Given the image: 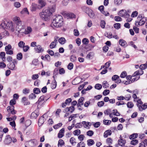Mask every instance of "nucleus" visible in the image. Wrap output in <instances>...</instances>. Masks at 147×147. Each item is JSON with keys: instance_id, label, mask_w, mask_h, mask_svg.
<instances>
[{"instance_id": "f257e3e1", "label": "nucleus", "mask_w": 147, "mask_h": 147, "mask_svg": "<svg viewBox=\"0 0 147 147\" xmlns=\"http://www.w3.org/2000/svg\"><path fill=\"white\" fill-rule=\"evenodd\" d=\"M13 20L16 24V30L18 33L28 34L32 32V29L30 26H28L26 28H24V26L22 25V21L19 17L16 16L13 18Z\"/></svg>"}, {"instance_id": "f03ea898", "label": "nucleus", "mask_w": 147, "mask_h": 147, "mask_svg": "<svg viewBox=\"0 0 147 147\" xmlns=\"http://www.w3.org/2000/svg\"><path fill=\"white\" fill-rule=\"evenodd\" d=\"M62 17L60 15H56L55 16V18L54 19L51 26L53 25L56 27H61L63 25Z\"/></svg>"}, {"instance_id": "7ed1b4c3", "label": "nucleus", "mask_w": 147, "mask_h": 147, "mask_svg": "<svg viewBox=\"0 0 147 147\" xmlns=\"http://www.w3.org/2000/svg\"><path fill=\"white\" fill-rule=\"evenodd\" d=\"M0 26L3 28L11 30L12 32L16 30L15 25L12 22L4 21L1 23Z\"/></svg>"}, {"instance_id": "20e7f679", "label": "nucleus", "mask_w": 147, "mask_h": 147, "mask_svg": "<svg viewBox=\"0 0 147 147\" xmlns=\"http://www.w3.org/2000/svg\"><path fill=\"white\" fill-rule=\"evenodd\" d=\"M51 15L50 12L48 10H46L40 13V17L45 21H47L49 19V16Z\"/></svg>"}, {"instance_id": "39448f33", "label": "nucleus", "mask_w": 147, "mask_h": 147, "mask_svg": "<svg viewBox=\"0 0 147 147\" xmlns=\"http://www.w3.org/2000/svg\"><path fill=\"white\" fill-rule=\"evenodd\" d=\"M119 15L120 16L123 17L125 18H127L129 17V15L125 10H122L120 11L119 12Z\"/></svg>"}, {"instance_id": "423d86ee", "label": "nucleus", "mask_w": 147, "mask_h": 147, "mask_svg": "<svg viewBox=\"0 0 147 147\" xmlns=\"http://www.w3.org/2000/svg\"><path fill=\"white\" fill-rule=\"evenodd\" d=\"M14 107L12 106H8L7 108V110L9 113H10L13 115L15 114L16 113V111L14 110Z\"/></svg>"}, {"instance_id": "0eeeda50", "label": "nucleus", "mask_w": 147, "mask_h": 147, "mask_svg": "<svg viewBox=\"0 0 147 147\" xmlns=\"http://www.w3.org/2000/svg\"><path fill=\"white\" fill-rule=\"evenodd\" d=\"M141 18H142V17H140V16H138L137 18L138 19V20H140L138 24H139V25L140 26H142L145 23L146 20L145 18L144 17L141 19Z\"/></svg>"}, {"instance_id": "6e6552de", "label": "nucleus", "mask_w": 147, "mask_h": 147, "mask_svg": "<svg viewBox=\"0 0 147 147\" xmlns=\"http://www.w3.org/2000/svg\"><path fill=\"white\" fill-rule=\"evenodd\" d=\"M35 51L37 53H40L43 51L44 49L41 46L39 45H36L34 48Z\"/></svg>"}, {"instance_id": "1a4fd4ad", "label": "nucleus", "mask_w": 147, "mask_h": 147, "mask_svg": "<svg viewBox=\"0 0 147 147\" xmlns=\"http://www.w3.org/2000/svg\"><path fill=\"white\" fill-rule=\"evenodd\" d=\"M39 5H38V9H41L42 7L45 6L46 4V3L44 0H38Z\"/></svg>"}, {"instance_id": "9d476101", "label": "nucleus", "mask_w": 147, "mask_h": 147, "mask_svg": "<svg viewBox=\"0 0 147 147\" xmlns=\"http://www.w3.org/2000/svg\"><path fill=\"white\" fill-rule=\"evenodd\" d=\"M12 138L9 135H7L6 136L4 142L5 144H8L11 143Z\"/></svg>"}, {"instance_id": "9b49d317", "label": "nucleus", "mask_w": 147, "mask_h": 147, "mask_svg": "<svg viewBox=\"0 0 147 147\" xmlns=\"http://www.w3.org/2000/svg\"><path fill=\"white\" fill-rule=\"evenodd\" d=\"M39 115V112L37 111H35L31 113L30 118L31 119H36Z\"/></svg>"}, {"instance_id": "f8f14e48", "label": "nucleus", "mask_w": 147, "mask_h": 147, "mask_svg": "<svg viewBox=\"0 0 147 147\" xmlns=\"http://www.w3.org/2000/svg\"><path fill=\"white\" fill-rule=\"evenodd\" d=\"M55 5L53 4L52 6L49 7L46 10H48L50 12L51 14V15L55 11Z\"/></svg>"}, {"instance_id": "ddd939ff", "label": "nucleus", "mask_w": 147, "mask_h": 147, "mask_svg": "<svg viewBox=\"0 0 147 147\" xmlns=\"http://www.w3.org/2000/svg\"><path fill=\"white\" fill-rule=\"evenodd\" d=\"M137 106L139 108V110L140 111H142L146 109L147 108V105L146 103H145L142 105L137 104Z\"/></svg>"}, {"instance_id": "4468645a", "label": "nucleus", "mask_w": 147, "mask_h": 147, "mask_svg": "<svg viewBox=\"0 0 147 147\" xmlns=\"http://www.w3.org/2000/svg\"><path fill=\"white\" fill-rule=\"evenodd\" d=\"M7 66L9 69L12 70H15L17 69V67H15V65L12 62L8 64L7 65Z\"/></svg>"}, {"instance_id": "2eb2a0df", "label": "nucleus", "mask_w": 147, "mask_h": 147, "mask_svg": "<svg viewBox=\"0 0 147 147\" xmlns=\"http://www.w3.org/2000/svg\"><path fill=\"white\" fill-rule=\"evenodd\" d=\"M143 74V71L142 69H140L139 70L135 72L133 74L132 76L135 77L136 76L140 75Z\"/></svg>"}, {"instance_id": "dca6fc26", "label": "nucleus", "mask_w": 147, "mask_h": 147, "mask_svg": "<svg viewBox=\"0 0 147 147\" xmlns=\"http://www.w3.org/2000/svg\"><path fill=\"white\" fill-rule=\"evenodd\" d=\"M45 120V119H44L43 116L40 117L38 121V125L39 126H41L44 123Z\"/></svg>"}, {"instance_id": "f3484780", "label": "nucleus", "mask_w": 147, "mask_h": 147, "mask_svg": "<svg viewBox=\"0 0 147 147\" xmlns=\"http://www.w3.org/2000/svg\"><path fill=\"white\" fill-rule=\"evenodd\" d=\"M65 129L63 128L61 129L58 134V137L59 138H61L64 136V133Z\"/></svg>"}, {"instance_id": "a211bd4d", "label": "nucleus", "mask_w": 147, "mask_h": 147, "mask_svg": "<svg viewBox=\"0 0 147 147\" xmlns=\"http://www.w3.org/2000/svg\"><path fill=\"white\" fill-rule=\"evenodd\" d=\"M112 131L111 130L109 129L106 131L104 134V137L105 138L107 137L108 136H110L112 134Z\"/></svg>"}, {"instance_id": "6ab92c4d", "label": "nucleus", "mask_w": 147, "mask_h": 147, "mask_svg": "<svg viewBox=\"0 0 147 147\" xmlns=\"http://www.w3.org/2000/svg\"><path fill=\"white\" fill-rule=\"evenodd\" d=\"M38 5L34 3H32L31 6V10L32 11H36L37 9H38Z\"/></svg>"}, {"instance_id": "aec40b11", "label": "nucleus", "mask_w": 147, "mask_h": 147, "mask_svg": "<svg viewBox=\"0 0 147 147\" xmlns=\"http://www.w3.org/2000/svg\"><path fill=\"white\" fill-rule=\"evenodd\" d=\"M118 142L119 145L123 146L124 145L125 143V140L121 138L118 140Z\"/></svg>"}, {"instance_id": "412c9836", "label": "nucleus", "mask_w": 147, "mask_h": 147, "mask_svg": "<svg viewBox=\"0 0 147 147\" xmlns=\"http://www.w3.org/2000/svg\"><path fill=\"white\" fill-rule=\"evenodd\" d=\"M76 139L74 137L71 138L69 140V142L72 145H75L76 143Z\"/></svg>"}, {"instance_id": "4be33fe9", "label": "nucleus", "mask_w": 147, "mask_h": 147, "mask_svg": "<svg viewBox=\"0 0 147 147\" xmlns=\"http://www.w3.org/2000/svg\"><path fill=\"white\" fill-rule=\"evenodd\" d=\"M22 102L24 104V105H27L30 104V102L28 101L27 98L25 97H24L22 98Z\"/></svg>"}, {"instance_id": "5701e85b", "label": "nucleus", "mask_w": 147, "mask_h": 147, "mask_svg": "<svg viewBox=\"0 0 147 147\" xmlns=\"http://www.w3.org/2000/svg\"><path fill=\"white\" fill-rule=\"evenodd\" d=\"M82 9L83 11L85 12L87 14L88 13V12H89V11H91V9L86 6H83L82 7Z\"/></svg>"}, {"instance_id": "b1692460", "label": "nucleus", "mask_w": 147, "mask_h": 147, "mask_svg": "<svg viewBox=\"0 0 147 147\" xmlns=\"http://www.w3.org/2000/svg\"><path fill=\"white\" fill-rule=\"evenodd\" d=\"M58 41L61 44L63 45L65 43L66 40L64 38L61 37L59 39Z\"/></svg>"}, {"instance_id": "393cba45", "label": "nucleus", "mask_w": 147, "mask_h": 147, "mask_svg": "<svg viewBox=\"0 0 147 147\" xmlns=\"http://www.w3.org/2000/svg\"><path fill=\"white\" fill-rule=\"evenodd\" d=\"M66 112L70 111L71 113H72L74 110V107L73 106H71L69 108L67 107L65 109Z\"/></svg>"}, {"instance_id": "a878e982", "label": "nucleus", "mask_w": 147, "mask_h": 147, "mask_svg": "<svg viewBox=\"0 0 147 147\" xmlns=\"http://www.w3.org/2000/svg\"><path fill=\"white\" fill-rule=\"evenodd\" d=\"M5 54L4 52H2L0 53V58L2 59V60L5 61Z\"/></svg>"}, {"instance_id": "bb28decb", "label": "nucleus", "mask_w": 147, "mask_h": 147, "mask_svg": "<svg viewBox=\"0 0 147 147\" xmlns=\"http://www.w3.org/2000/svg\"><path fill=\"white\" fill-rule=\"evenodd\" d=\"M36 140H33L29 142V144L30 146L31 147H34L36 145Z\"/></svg>"}, {"instance_id": "cd10ccee", "label": "nucleus", "mask_w": 147, "mask_h": 147, "mask_svg": "<svg viewBox=\"0 0 147 147\" xmlns=\"http://www.w3.org/2000/svg\"><path fill=\"white\" fill-rule=\"evenodd\" d=\"M57 82L55 79L53 81L51 85V87L52 89H55L57 86Z\"/></svg>"}, {"instance_id": "c85d7f7f", "label": "nucleus", "mask_w": 147, "mask_h": 147, "mask_svg": "<svg viewBox=\"0 0 147 147\" xmlns=\"http://www.w3.org/2000/svg\"><path fill=\"white\" fill-rule=\"evenodd\" d=\"M65 142L62 139H60L58 144V147H61L62 146L64 145Z\"/></svg>"}, {"instance_id": "c756f323", "label": "nucleus", "mask_w": 147, "mask_h": 147, "mask_svg": "<svg viewBox=\"0 0 147 147\" xmlns=\"http://www.w3.org/2000/svg\"><path fill=\"white\" fill-rule=\"evenodd\" d=\"M73 133V134L75 136H78L80 134L81 131L79 129H77L74 130Z\"/></svg>"}, {"instance_id": "7c9ffc66", "label": "nucleus", "mask_w": 147, "mask_h": 147, "mask_svg": "<svg viewBox=\"0 0 147 147\" xmlns=\"http://www.w3.org/2000/svg\"><path fill=\"white\" fill-rule=\"evenodd\" d=\"M94 144V140L92 139H89L87 140V144L89 146H91Z\"/></svg>"}, {"instance_id": "2f4dec72", "label": "nucleus", "mask_w": 147, "mask_h": 147, "mask_svg": "<svg viewBox=\"0 0 147 147\" xmlns=\"http://www.w3.org/2000/svg\"><path fill=\"white\" fill-rule=\"evenodd\" d=\"M119 44L122 46H124L126 43L125 41L123 40V39H120L119 41Z\"/></svg>"}, {"instance_id": "473e14b6", "label": "nucleus", "mask_w": 147, "mask_h": 147, "mask_svg": "<svg viewBox=\"0 0 147 147\" xmlns=\"http://www.w3.org/2000/svg\"><path fill=\"white\" fill-rule=\"evenodd\" d=\"M140 69H142V70L144 69H145L147 68V63H146L145 64H142L140 65Z\"/></svg>"}, {"instance_id": "72a5a7b5", "label": "nucleus", "mask_w": 147, "mask_h": 147, "mask_svg": "<svg viewBox=\"0 0 147 147\" xmlns=\"http://www.w3.org/2000/svg\"><path fill=\"white\" fill-rule=\"evenodd\" d=\"M111 123V120L104 119L103 121V123L106 125H109Z\"/></svg>"}, {"instance_id": "f704fd0d", "label": "nucleus", "mask_w": 147, "mask_h": 147, "mask_svg": "<svg viewBox=\"0 0 147 147\" xmlns=\"http://www.w3.org/2000/svg\"><path fill=\"white\" fill-rule=\"evenodd\" d=\"M111 62L110 61H109L108 62L106 63L103 66V68L107 69L110 66Z\"/></svg>"}, {"instance_id": "c9c22d12", "label": "nucleus", "mask_w": 147, "mask_h": 147, "mask_svg": "<svg viewBox=\"0 0 147 147\" xmlns=\"http://www.w3.org/2000/svg\"><path fill=\"white\" fill-rule=\"evenodd\" d=\"M100 24L101 27L102 28H104L106 24L105 21L103 20H101L100 22Z\"/></svg>"}, {"instance_id": "e433bc0d", "label": "nucleus", "mask_w": 147, "mask_h": 147, "mask_svg": "<svg viewBox=\"0 0 147 147\" xmlns=\"http://www.w3.org/2000/svg\"><path fill=\"white\" fill-rule=\"evenodd\" d=\"M102 86L104 88H107L109 87V84L106 81H104L102 83Z\"/></svg>"}, {"instance_id": "4c0bfd02", "label": "nucleus", "mask_w": 147, "mask_h": 147, "mask_svg": "<svg viewBox=\"0 0 147 147\" xmlns=\"http://www.w3.org/2000/svg\"><path fill=\"white\" fill-rule=\"evenodd\" d=\"M87 14H88V16L91 18H93L94 17V13L93 12V11H92V10L91 9V11H89V12H88V13H87Z\"/></svg>"}, {"instance_id": "58836bf2", "label": "nucleus", "mask_w": 147, "mask_h": 147, "mask_svg": "<svg viewBox=\"0 0 147 147\" xmlns=\"http://www.w3.org/2000/svg\"><path fill=\"white\" fill-rule=\"evenodd\" d=\"M113 140L111 138H108L106 140L107 143L109 145H111L112 143Z\"/></svg>"}, {"instance_id": "ea45409f", "label": "nucleus", "mask_w": 147, "mask_h": 147, "mask_svg": "<svg viewBox=\"0 0 147 147\" xmlns=\"http://www.w3.org/2000/svg\"><path fill=\"white\" fill-rule=\"evenodd\" d=\"M114 4L115 5L118 6L122 3V0H114Z\"/></svg>"}, {"instance_id": "a19ab883", "label": "nucleus", "mask_w": 147, "mask_h": 147, "mask_svg": "<svg viewBox=\"0 0 147 147\" xmlns=\"http://www.w3.org/2000/svg\"><path fill=\"white\" fill-rule=\"evenodd\" d=\"M25 43L23 41H20L18 43V46L20 48H22L24 46Z\"/></svg>"}, {"instance_id": "79ce46f5", "label": "nucleus", "mask_w": 147, "mask_h": 147, "mask_svg": "<svg viewBox=\"0 0 147 147\" xmlns=\"http://www.w3.org/2000/svg\"><path fill=\"white\" fill-rule=\"evenodd\" d=\"M138 136L137 134H134L131 135L129 136V138L130 139H132L136 138Z\"/></svg>"}, {"instance_id": "37998d69", "label": "nucleus", "mask_w": 147, "mask_h": 147, "mask_svg": "<svg viewBox=\"0 0 147 147\" xmlns=\"http://www.w3.org/2000/svg\"><path fill=\"white\" fill-rule=\"evenodd\" d=\"M85 144L82 142H80L77 145V147H85Z\"/></svg>"}, {"instance_id": "c03bdc74", "label": "nucleus", "mask_w": 147, "mask_h": 147, "mask_svg": "<svg viewBox=\"0 0 147 147\" xmlns=\"http://www.w3.org/2000/svg\"><path fill=\"white\" fill-rule=\"evenodd\" d=\"M22 92L24 94H26L30 92V90L28 88H24Z\"/></svg>"}, {"instance_id": "a18cd8bd", "label": "nucleus", "mask_w": 147, "mask_h": 147, "mask_svg": "<svg viewBox=\"0 0 147 147\" xmlns=\"http://www.w3.org/2000/svg\"><path fill=\"white\" fill-rule=\"evenodd\" d=\"M62 125V124L61 123H59L54 125L53 127L55 129H57L61 126Z\"/></svg>"}, {"instance_id": "49530a36", "label": "nucleus", "mask_w": 147, "mask_h": 147, "mask_svg": "<svg viewBox=\"0 0 147 147\" xmlns=\"http://www.w3.org/2000/svg\"><path fill=\"white\" fill-rule=\"evenodd\" d=\"M57 45V44H56V43H55L54 42H52L51 43L49 46L50 48L51 49H52L54 48H55Z\"/></svg>"}, {"instance_id": "de8ad7c7", "label": "nucleus", "mask_w": 147, "mask_h": 147, "mask_svg": "<svg viewBox=\"0 0 147 147\" xmlns=\"http://www.w3.org/2000/svg\"><path fill=\"white\" fill-rule=\"evenodd\" d=\"M22 58V53H18L17 55V59L18 60H21Z\"/></svg>"}, {"instance_id": "09e8293b", "label": "nucleus", "mask_w": 147, "mask_h": 147, "mask_svg": "<svg viewBox=\"0 0 147 147\" xmlns=\"http://www.w3.org/2000/svg\"><path fill=\"white\" fill-rule=\"evenodd\" d=\"M85 138L83 134L80 135L78 137V138L80 141H82Z\"/></svg>"}, {"instance_id": "8fccbe9b", "label": "nucleus", "mask_w": 147, "mask_h": 147, "mask_svg": "<svg viewBox=\"0 0 147 147\" xmlns=\"http://www.w3.org/2000/svg\"><path fill=\"white\" fill-rule=\"evenodd\" d=\"M114 26L115 29H118L120 28L121 24L119 23H115L114 24Z\"/></svg>"}, {"instance_id": "3c124183", "label": "nucleus", "mask_w": 147, "mask_h": 147, "mask_svg": "<svg viewBox=\"0 0 147 147\" xmlns=\"http://www.w3.org/2000/svg\"><path fill=\"white\" fill-rule=\"evenodd\" d=\"M34 93L38 94L40 92V89L38 88H34L33 90Z\"/></svg>"}, {"instance_id": "603ef678", "label": "nucleus", "mask_w": 147, "mask_h": 147, "mask_svg": "<svg viewBox=\"0 0 147 147\" xmlns=\"http://www.w3.org/2000/svg\"><path fill=\"white\" fill-rule=\"evenodd\" d=\"M87 135L88 136H91L94 134V132L92 130H89L87 132Z\"/></svg>"}, {"instance_id": "864d4df0", "label": "nucleus", "mask_w": 147, "mask_h": 147, "mask_svg": "<svg viewBox=\"0 0 147 147\" xmlns=\"http://www.w3.org/2000/svg\"><path fill=\"white\" fill-rule=\"evenodd\" d=\"M94 87L96 89L100 90L102 86L101 84H98L95 85Z\"/></svg>"}, {"instance_id": "5fc2aeb1", "label": "nucleus", "mask_w": 147, "mask_h": 147, "mask_svg": "<svg viewBox=\"0 0 147 147\" xmlns=\"http://www.w3.org/2000/svg\"><path fill=\"white\" fill-rule=\"evenodd\" d=\"M138 142V141L137 140H134L131 142V145H136Z\"/></svg>"}, {"instance_id": "6e6d98bb", "label": "nucleus", "mask_w": 147, "mask_h": 147, "mask_svg": "<svg viewBox=\"0 0 147 147\" xmlns=\"http://www.w3.org/2000/svg\"><path fill=\"white\" fill-rule=\"evenodd\" d=\"M127 107L128 108H131L134 106V104L131 102H129L127 104Z\"/></svg>"}, {"instance_id": "4d7b16f0", "label": "nucleus", "mask_w": 147, "mask_h": 147, "mask_svg": "<svg viewBox=\"0 0 147 147\" xmlns=\"http://www.w3.org/2000/svg\"><path fill=\"white\" fill-rule=\"evenodd\" d=\"M58 73V69H55L53 72V77L55 79V76L57 75Z\"/></svg>"}, {"instance_id": "13d9d810", "label": "nucleus", "mask_w": 147, "mask_h": 147, "mask_svg": "<svg viewBox=\"0 0 147 147\" xmlns=\"http://www.w3.org/2000/svg\"><path fill=\"white\" fill-rule=\"evenodd\" d=\"M119 77L117 75H113L112 78V80L113 81H116L117 79L119 78Z\"/></svg>"}, {"instance_id": "bf43d9fd", "label": "nucleus", "mask_w": 147, "mask_h": 147, "mask_svg": "<svg viewBox=\"0 0 147 147\" xmlns=\"http://www.w3.org/2000/svg\"><path fill=\"white\" fill-rule=\"evenodd\" d=\"M12 47L10 44H9L8 45L5 46V51L11 50Z\"/></svg>"}, {"instance_id": "052dcab7", "label": "nucleus", "mask_w": 147, "mask_h": 147, "mask_svg": "<svg viewBox=\"0 0 147 147\" xmlns=\"http://www.w3.org/2000/svg\"><path fill=\"white\" fill-rule=\"evenodd\" d=\"M104 104V102L103 101H100L98 102L97 103V105L99 107H102L103 106Z\"/></svg>"}, {"instance_id": "680f3d73", "label": "nucleus", "mask_w": 147, "mask_h": 147, "mask_svg": "<svg viewBox=\"0 0 147 147\" xmlns=\"http://www.w3.org/2000/svg\"><path fill=\"white\" fill-rule=\"evenodd\" d=\"M115 20L117 22L121 21H122V18L119 16H116L115 17Z\"/></svg>"}, {"instance_id": "e2e57ef3", "label": "nucleus", "mask_w": 147, "mask_h": 147, "mask_svg": "<svg viewBox=\"0 0 147 147\" xmlns=\"http://www.w3.org/2000/svg\"><path fill=\"white\" fill-rule=\"evenodd\" d=\"M127 75V73L125 71L122 72L121 74L120 77L121 78H124Z\"/></svg>"}, {"instance_id": "0e129e2a", "label": "nucleus", "mask_w": 147, "mask_h": 147, "mask_svg": "<svg viewBox=\"0 0 147 147\" xmlns=\"http://www.w3.org/2000/svg\"><path fill=\"white\" fill-rule=\"evenodd\" d=\"M73 64L72 63H70L67 66V68L71 70L73 69Z\"/></svg>"}, {"instance_id": "69168bd1", "label": "nucleus", "mask_w": 147, "mask_h": 147, "mask_svg": "<svg viewBox=\"0 0 147 147\" xmlns=\"http://www.w3.org/2000/svg\"><path fill=\"white\" fill-rule=\"evenodd\" d=\"M82 42L84 44L86 45L88 43L89 40L87 38H84L82 40Z\"/></svg>"}, {"instance_id": "338daca9", "label": "nucleus", "mask_w": 147, "mask_h": 147, "mask_svg": "<svg viewBox=\"0 0 147 147\" xmlns=\"http://www.w3.org/2000/svg\"><path fill=\"white\" fill-rule=\"evenodd\" d=\"M109 92L110 91L109 90H105L103 92V94L104 95L106 96L109 93Z\"/></svg>"}, {"instance_id": "774afa93", "label": "nucleus", "mask_w": 147, "mask_h": 147, "mask_svg": "<svg viewBox=\"0 0 147 147\" xmlns=\"http://www.w3.org/2000/svg\"><path fill=\"white\" fill-rule=\"evenodd\" d=\"M36 97L35 94L34 93H32L29 95V98L30 99H34Z\"/></svg>"}]
</instances>
